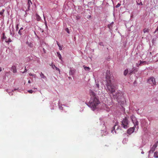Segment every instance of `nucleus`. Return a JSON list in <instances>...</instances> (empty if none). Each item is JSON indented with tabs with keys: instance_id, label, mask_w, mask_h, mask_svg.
Wrapping results in <instances>:
<instances>
[{
	"instance_id": "1",
	"label": "nucleus",
	"mask_w": 158,
	"mask_h": 158,
	"mask_svg": "<svg viewBox=\"0 0 158 158\" xmlns=\"http://www.w3.org/2000/svg\"><path fill=\"white\" fill-rule=\"evenodd\" d=\"M106 74V85L107 89L111 94H113L116 89V85L114 82V77L113 76H111L109 70H107Z\"/></svg>"
},
{
	"instance_id": "2",
	"label": "nucleus",
	"mask_w": 158,
	"mask_h": 158,
	"mask_svg": "<svg viewBox=\"0 0 158 158\" xmlns=\"http://www.w3.org/2000/svg\"><path fill=\"white\" fill-rule=\"evenodd\" d=\"M89 94L91 98L88 105L93 110H94L98 105L100 103L99 100L96 97V94L94 92L90 90Z\"/></svg>"
},
{
	"instance_id": "3",
	"label": "nucleus",
	"mask_w": 158,
	"mask_h": 158,
	"mask_svg": "<svg viewBox=\"0 0 158 158\" xmlns=\"http://www.w3.org/2000/svg\"><path fill=\"white\" fill-rule=\"evenodd\" d=\"M121 126L124 128L128 127V121L127 118L125 117L121 122Z\"/></svg>"
},
{
	"instance_id": "4",
	"label": "nucleus",
	"mask_w": 158,
	"mask_h": 158,
	"mask_svg": "<svg viewBox=\"0 0 158 158\" xmlns=\"http://www.w3.org/2000/svg\"><path fill=\"white\" fill-rule=\"evenodd\" d=\"M131 118L133 123L134 124V127L138 129L139 127L138 122L137 121L136 118L134 116H131Z\"/></svg>"
},
{
	"instance_id": "5",
	"label": "nucleus",
	"mask_w": 158,
	"mask_h": 158,
	"mask_svg": "<svg viewBox=\"0 0 158 158\" xmlns=\"http://www.w3.org/2000/svg\"><path fill=\"white\" fill-rule=\"evenodd\" d=\"M148 82L152 86H154L156 85V81L155 78L153 77H150L148 80Z\"/></svg>"
},
{
	"instance_id": "6",
	"label": "nucleus",
	"mask_w": 158,
	"mask_h": 158,
	"mask_svg": "<svg viewBox=\"0 0 158 158\" xmlns=\"http://www.w3.org/2000/svg\"><path fill=\"white\" fill-rule=\"evenodd\" d=\"M123 95V94L122 92L119 91V92H118V93L116 94L115 95H114V97L115 98L119 100L121 98Z\"/></svg>"
},
{
	"instance_id": "7",
	"label": "nucleus",
	"mask_w": 158,
	"mask_h": 158,
	"mask_svg": "<svg viewBox=\"0 0 158 158\" xmlns=\"http://www.w3.org/2000/svg\"><path fill=\"white\" fill-rule=\"evenodd\" d=\"M157 146V143H155L154 144L152 147L151 148L150 150V153H153L155 150Z\"/></svg>"
},
{
	"instance_id": "8",
	"label": "nucleus",
	"mask_w": 158,
	"mask_h": 158,
	"mask_svg": "<svg viewBox=\"0 0 158 158\" xmlns=\"http://www.w3.org/2000/svg\"><path fill=\"white\" fill-rule=\"evenodd\" d=\"M135 128L134 126L133 127H131L129 128L127 131V133L129 134H131L135 130Z\"/></svg>"
},
{
	"instance_id": "9",
	"label": "nucleus",
	"mask_w": 158,
	"mask_h": 158,
	"mask_svg": "<svg viewBox=\"0 0 158 158\" xmlns=\"http://www.w3.org/2000/svg\"><path fill=\"white\" fill-rule=\"evenodd\" d=\"M146 64V62L145 61H140V63L138 64H137V66L139 67L140 65H144Z\"/></svg>"
},
{
	"instance_id": "10",
	"label": "nucleus",
	"mask_w": 158,
	"mask_h": 158,
	"mask_svg": "<svg viewBox=\"0 0 158 158\" xmlns=\"http://www.w3.org/2000/svg\"><path fill=\"white\" fill-rule=\"evenodd\" d=\"M32 3L31 0H28L27 5H28L27 10H30V5L32 4Z\"/></svg>"
},
{
	"instance_id": "11",
	"label": "nucleus",
	"mask_w": 158,
	"mask_h": 158,
	"mask_svg": "<svg viewBox=\"0 0 158 158\" xmlns=\"http://www.w3.org/2000/svg\"><path fill=\"white\" fill-rule=\"evenodd\" d=\"M135 72H137L138 71V69H132V70H131V71L130 73H129V74L130 75H131L133 73H135Z\"/></svg>"
},
{
	"instance_id": "12",
	"label": "nucleus",
	"mask_w": 158,
	"mask_h": 158,
	"mask_svg": "<svg viewBox=\"0 0 158 158\" xmlns=\"http://www.w3.org/2000/svg\"><path fill=\"white\" fill-rule=\"evenodd\" d=\"M118 123H115V125H114V127L112 128V129L111 130L112 132H113V131L114 130H115V127H116L117 126V129H118Z\"/></svg>"
},
{
	"instance_id": "13",
	"label": "nucleus",
	"mask_w": 158,
	"mask_h": 158,
	"mask_svg": "<svg viewBox=\"0 0 158 158\" xmlns=\"http://www.w3.org/2000/svg\"><path fill=\"white\" fill-rule=\"evenodd\" d=\"M26 44L28 45V46L30 47L31 48H32L33 46V44L27 41L26 42Z\"/></svg>"
},
{
	"instance_id": "14",
	"label": "nucleus",
	"mask_w": 158,
	"mask_h": 158,
	"mask_svg": "<svg viewBox=\"0 0 158 158\" xmlns=\"http://www.w3.org/2000/svg\"><path fill=\"white\" fill-rule=\"evenodd\" d=\"M136 3L137 5H143V4L142 2L140 0H138L136 1Z\"/></svg>"
},
{
	"instance_id": "15",
	"label": "nucleus",
	"mask_w": 158,
	"mask_h": 158,
	"mask_svg": "<svg viewBox=\"0 0 158 158\" xmlns=\"http://www.w3.org/2000/svg\"><path fill=\"white\" fill-rule=\"evenodd\" d=\"M11 70L14 73H16L17 71L16 69L15 66H12L11 68Z\"/></svg>"
},
{
	"instance_id": "16",
	"label": "nucleus",
	"mask_w": 158,
	"mask_h": 158,
	"mask_svg": "<svg viewBox=\"0 0 158 158\" xmlns=\"http://www.w3.org/2000/svg\"><path fill=\"white\" fill-rule=\"evenodd\" d=\"M83 67L85 69V70L86 71H89L90 69V68L89 67L85 66V65H84Z\"/></svg>"
},
{
	"instance_id": "17",
	"label": "nucleus",
	"mask_w": 158,
	"mask_h": 158,
	"mask_svg": "<svg viewBox=\"0 0 158 158\" xmlns=\"http://www.w3.org/2000/svg\"><path fill=\"white\" fill-rule=\"evenodd\" d=\"M5 11V10L4 9H3L0 12V15L2 16L3 17L4 16V13Z\"/></svg>"
},
{
	"instance_id": "18",
	"label": "nucleus",
	"mask_w": 158,
	"mask_h": 158,
	"mask_svg": "<svg viewBox=\"0 0 158 158\" xmlns=\"http://www.w3.org/2000/svg\"><path fill=\"white\" fill-rule=\"evenodd\" d=\"M35 16H36V19H37V20L38 21H39L40 19H41V18L38 15V14H36V15H35Z\"/></svg>"
},
{
	"instance_id": "19",
	"label": "nucleus",
	"mask_w": 158,
	"mask_h": 158,
	"mask_svg": "<svg viewBox=\"0 0 158 158\" xmlns=\"http://www.w3.org/2000/svg\"><path fill=\"white\" fill-rule=\"evenodd\" d=\"M40 75L41 77V78L45 79L46 78V77L44 75V74L41 72L40 73Z\"/></svg>"
},
{
	"instance_id": "20",
	"label": "nucleus",
	"mask_w": 158,
	"mask_h": 158,
	"mask_svg": "<svg viewBox=\"0 0 158 158\" xmlns=\"http://www.w3.org/2000/svg\"><path fill=\"white\" fill-rule=\"evenodd\" d=\"M149 29L147 28H145L143 30V31L144 33H145L146 32H148L149 31Z\"/></svg>"
},
{
	"instance_id": "21",
	"label": "nucleus",
	"mask_w": 158,
	"mask_h": 158,
	"mask_svg": "<svg viewBox=\"0 0 158 158\" xmlns=\"http://www.w3.org/2000/svg\"><path fill=\"white\" fill-rule=\"evenodd\" d=\"M154 156L155 157L158 158V152H154Z\"/></svg>"
},
{
	"instance_id": "22",
	"label": "nucleus",
	"mask_w": 158,
	"mask_h": 158,
	"mask_svg": "<svg viewBox=\"0 0 158 158\" xmlns=\"http://www.w3.org/2000/svg\"><path fill=\"white\" fill-rule=\"evenodd\" d=\"M128 73V70L127 69H126L124 70V75H125V76H126L127 75V73Z\"/></svg>"
},
{
	"instance_id": "23",
	"label": "nucleus",
	"mask_w": 158,
	"mask_h": 158,
	"mask_svg": "<svg viewBox=\"0 0 158 158\" xmlns=\"http://www.w3.org/2000/svg\"><path fill=\"white\" fill-rule=\"evenodd\" d=\"M57 56L58 57L59 59H60L61 58V56L60 53L58 52H57Z\"/></svg>"
},
{
	"instance_id": "24",
	"label": "nucleus",
	"mask_w": 158,
	"mask_h": 158,
	"mask_svg": "<svg viewBox=\"0 0 158 158\" xmlns=\"http://www.w3.org/2000/svg\"><path fill=\"white\" fill-rule=\"evenodd\" d=\"M12 40L10 38H9L8 40H6V43H8L9 42H11Z\"/></svg>"
},
{
	"instance_id": "25",
	"label": "nucleus",
	"mask_w": 158,
	"mask_h": 158,
	"mask_svg": "<svg viewBox=\"0 0 158 158\" xmlns=\"http://www.w3.org/2000/svg\"><path fill=\"white\" fill-rule=\"evenodd\" d=\"M121 5V4L119 3H118L116 6V8H118Z\"/></svg>"
},
{
	"instance_id": "26",
	"label": "nucleus",
	"mask_w": 158,
	"mask_h": 158,
	"mask_svg": "<svg viewBox=\"0 0 158 158\" xmlns=\"http://www.w3.org/2000/svg\"><path fill=\"white\" fill-rule=\"evenodd\" d=\"M28 93L30 94H32L33 93V91L32 90H30L28 91Z\"/></svg>"
},
{
	"instance_id": "27",
	"label": "nucleus",
	"mask_w": 158,
	"mask_h": 158,
	"mask_svg": "<svg viewBox=\"0 0 158 158\" xmlns=\"http://www.w3.org/2000/svg\"><path fill=\"white\" fill-rule=\"evenodd\" d=\"M19 24H17L16 25V30L17 31L18 30V29H19Z\"/></svg>"
},
{
	"instance_id": "28",
	"label": "nucleus",
	"mask_w": 158,
	"mask_h": 158,
	"mask_svg": "<svg viewBox=\"0 0 158 158\" xmlns=\"http://www.w3.org/2000/svg\"><path fill=\"white\" fill-rule=\"evenodd\" d=\"M18 34L20 35H22V32L20 30H19V31H18Z\"/></svg>"
},
{
	"instance_id": "29",
	"label": "nucleus",
	"mask_w": 158,
	"mask_h": 158,
	"mask_svg": "<svg viewBox=\"0 0 158 158\" xmlns=\"http://www.w3.org/2000/svg\"><path fill=\"white\" fill-rule=\"evenodd\" d=\"M44 20L45 21V25H46V27H47V23L46 22V21H45V17H44Z\"/></svg>"
},
{
	"instance_id": "30",
	"label": "nucleus",
	"mask_w": 158,
	"mask_h": 158,
	"mask_svg": "<svg viewBox=\"0 0 158 158\" xmlns=\"http://www.w3.org/2000/svg\"><path fill=\"white\" fill-rule=\"evenodd\" d=\"M65 30L68 33H69L68 28H66L65 29Z\"/></svg>"
},
{
	"instance_id": "31",
	"label": "nucleus",
	"mask_w": 158,
	"mask_h": 158,
	"mask_svg": "<svg viewBox=\"0 0 158 158\" xmlns=\"http://www.w3.org/2000/svg\"><path fill=\"white\" fill-rule=\"evenodd\" d=\"M99 44L101 46H103V43L102 42H101L99 43Z\"/></svg>"
},
{
	"instance_id": "32",
	"label": "nucleus",
	"mask_w": 158,
	"mask_h": 158,
	"mask_svg": "<svg viewBox=\"0 0 158 158\" xmlns=\"http://www.w3.org/2000/svg\"><path fill=\"white\" fill-rule=\"evenodd\" d=\"M59 49L60 50H62V47L61 46V45H60V46H59Z\"/></svg>"
},
{
	"instance_id": "33",
	"label": "nucleus",
	"mask_w": 158,
	"mask_h": 158,
	"mask_svg": "<svg viewBox=\"0 0 158 158\" xmlns=\"http://www.w3.org/2000/svg\"><path fill=\"white\" fill-rule=\"evenodd\" d=\"M56 66H55V65L54 64H52V68L53 69H54V68H55V67Z\"/></svg>"
},
{
	"instance_id": "34",
	"label": "nucleus",
	"mask_w": 158,
	"mask_h": 158,
	"mask_svg": "<svg viewBox=\"0 0 158 158\" xmlns=\"http://www.w3.org/2000/svg\"><path fill=\"white\" fill-rule=\"evenodd\" d=\"M55 68H56V70H58V71H60V69H59L57 67H55Z\"/></svg>"
},
{
	"instance_id": "35",
	"label": "nucleus",
	"mask_w": 158,
	"mask_h": 158,
	"mask_svg": "<svg viewBox=\"0 0 158 158\" xmlns=\"http://www.w3.org/2000/svg\"><path fill=\"white\" fill-rule=\"evenodd\" d=\"M157 31H158V27H157L155 31L154 32V33H155Z\"/></svg>"
},
{
	"instance_id": "36",
	"label": "nucleus",
	"mask_w": 158,
	"mask_h": 158,
	"mask_svg": "<svg viewBox=\"0 0 158 158\" xmlns=\"http://www.w3.org/2000/svg\"><path fill=\"white\" fill-rule=\"evenodd\" d=\"M10 35H14V33L12 32L11 31H10Z\"/></svg>"
},
{
	"instance_id": "37",
	"label": "nucleus",
	"mask_w": 158,
	"mask_h": 158,
	"mask_svg": "<svg viewBox=\"0 0 158 158\" xmlns=\"http://www.w3.org/2000/svg\"><path fill=\"white\" fill-rule=\"evenodd\" d=\"M5 34L4 33H3V37H2V39H5Z\"/></svg>"
},
{
	"instance_id": "38",
	"label": "nucleus",
	"mask_w": 158,
	"mask_h": 158,
	"mask_svg": "<svg viewBox=\"0 0 158 158\" xmlns=\"http://www.w3.org/2000/svg\"><path fill=\"white\" fill-rule=\"evenodd\" d=\"M29 75H30V76H35V75H33V74H32L31 73H30L29 74Z\"/></svg>"
},
{
	"instance_id": "39",
	"label": "nucleus",
	"mask_w": 158,
	"mask_h": 158,
	"mask_svg": "<svg viewBox=\"0 0 158 158\" xmlns=\"http://www.w3.org/2000/svg\"><path fill=\"white\" fill-rule=\"evenodd\" d=\"M57 44L59 47V46H60V45L57 41Z\"/></svg>"
},
{
	"instance_id": "40",
	"label": "nucleus",
	"mask_w": 158,
	"mask_h": 158,
	"mask_svg": "<svg viewBox=\"0 0 158 158\" xmlns=\"http://www.w3.org/2000/svg\"><path fill=\"white\" fill-rule=\"evenodd\" d=\"M43 49L44 52V53H46V50H45V49L44 48H43Z\"/></svg>"
},
{
	"instance_id": "41",
	"label": "nucleus",
	"mask_w": 158,
	"mask_h": 158,
	"mask_svg": "<svg viewBox=\"0 0 158 158\" xmlns=\"http://www.w3.org/2000/svg\"><path fill=\"white\" fill-rule=\"evenodd\" d=\"M27 69H26V67H25V70H24V71L23 72V73H25V72H27Z\"/></svg>"
},
{
	"instance_id": "42",
	"label": "nucleus",
	"mask_w": 158,
	"mask_h": 158,
	"mask_svg": "<svg viewBox=\"0 0 158 158\" xmlns=\"http://www.w3.org/2000/svg\"><path fill=\"white\" fill-rule=\"evenodd\" d=\"M154 41H156V40H154V39H153L152 40V43H153Z\"/></svg>"
},
{
	"instance_id": "43",
	"label": "nucleus",
	"mask_w": 158,
	"mask_h": 158,
	"mask_svg": "<svg viewBox=\"0 0 158 158\" xmlns=\"http://www.w3.org/2000/svg\"><path fill=\"white\" fill-rule=\"evenodd\" d=\"M23 28L22 27L20 28V29L19 30H20L21 31V30H23Z\"/></svg>"
},
{
	"instance_id": "44",
	"label": "nucleus",
	"mask_w": 158,
	"mask_h": 158,
	"mask_svg": "<svg viewBox=\"0 0 158 158\" xmlns=\"http://www.w3.org/2000/svg\"><path fill=\"white\" fill-rule=\"evenodd\" d=\"M52 64H53L52 63H50L49 64V65L50 66H52Z\"/></svg>"
},
{
	"instance_id": "45",
	"label": "nucleus",
	"mask_w": 158,
	"mask_h": 158,
	"mask_svg": "<svg viewBox=\"0 0 158 158\" xmlns=\"http://www.w3.org/2000/svg\"><path fill=\"white\" fill-rule=\"evenodd\" d=\"M31 81L29 80L28 81V83H31Z\"/></svg>"
},
{
	"instance_id": "46",
	"label": "nucleus",
	"mask_w": 158,
	"mask_h": 158,
	"mask_svg": "<svg viewBox=\"0 0 158 158\" xmlns=\"http://www.w3.org/2000/svg\"><path fill=\"white\" fill-rule=\"evenodd\" d=\"M96 85L97 86V87L98 88L99 87V85L97 84Z\"/></svg>"
},
{
	"instance_id": "47",
	"label": "nucleus",
	"mask_w": 158,
	"mask_h": 158,
	"mask_svg": "<svg viewBox=\"0 0 158 158\" xmlns=\"http://www.w3.org/2000/svg\"><path fill=\"white\" fill-rule=\"evenodd\" d=\"M2 68H1L0 67V72H1L2 71Z\"/></svg>"
},
{
	"instance_id": "48",
	"label": "nucleus",
	"mask_w": 158,
	"mask_h": 158,
	"mask_svg": "<svg viewBox=\"0 0 158 158\" xmlns=\"http://www.w3.org/2000/svg\"><path fill=\"white\" fill-rule=\"evenodd\" d=\"M115 131V133H116V131Z\"/></svg>"
}]
</instances>
